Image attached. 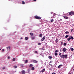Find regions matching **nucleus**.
I'll use <instances>...</instances> for the list:
<instances>
[{"mask_svg": "<svg viewBox=\"0 0 74 74\" xmlns=\"http://www.w3.org/2000/svg\"><path fill=\"white\" fill-rule=\"evenodd\" d=\"M67 54L66 55H62V57L63 59H64V58H65V59H66L67 58Z\"/></svg>", "mask_w": 74, "mask_h": 74, "instance_id": "obj_1", "label": "nucleus"}, {"mask_svg": "<svg viewBox=\"0 0 74 74\" xmlns=\"http://www.w3.org/2000/svg\"><path fill=\"white\" fill-rule=\"evenodd\" d=\"M69 14L70 15H71V16H72V15H74V12H69Z\"/></svg>", "mask_w": 74, "mask_h": 74, "instance_id": "obj_2", "label": "nucleus"}, {"mask_svg": "<svg viewBox=\"0 0 74 74\" xmlns=\"http://www.w3.org/2000/svg\"><path fill=\"white\" fill-rule=\"evenodd\" d=\"M45 36H44L41 39V40L43 41L45 40Z\"/></svg>", "mask_w": 74, "mask_h": 74, "instance_id": "obj_3", "label": "nucleus"}, {"mask_svg": "<svg viewBox=\"0 0 74 74\" xmlns=\"http://www.w3.org/2000/svg\"><path fill=\"white\" fill-rule=\"evenodd\" d=\"M66 51H67V49H66V48H64L63 49V52H66Z\"/></svg>", "mask_w": 74, "mask_h": 74, "instance_id": "obj_4", "label": "nucleus"}, {"mask_svg": "<svg viewBox=\"0 0 74 74\" xmlns=\"http://www.w3.org/2000/svg\"><path fill=\"white\" fill-rule=\"evenodd\" d=\"M32 62L33 63H36L37 61L35 60H32Z\"/></svg>", "mask_w": 74, "mask_h": 74, "instance_id": "obj_5", "label": "nucleus"}, {"mask_svg": "<svg viewBox=\"0 0 74 74\" xmlns=\"http://www.w3.org/2000/svg\"><path fill=\"white\" fill-rule=\"evenodd\" d=\"M22 74H25V71L24 70H23L22 71Z\"/></svg>", "mask_w": 74, "mask_h": 74, "instance_id": "obj_6", "label": "nucleus"}, {"mask_svg": "<svg viewBox=\"0 0 74 74\" xmlns=\"http://www.w3.org/2000/svg\"><path fill=\"white\" fill-rule=\"evenodd\" d=\"M45 69H44L42 70L41 72L42 73H43L45 71Z\"/></svg>", "mask_w": 74, "mask_h": 74, "instance_id": "obj_7", "label": "nucleus"}, {"mask_svg": "<svg viewBox=\"0 0 74 74\" xmlns=\"http://www.w3.org/2000/svg\"><path fill=\"white\" fill-rule=\"evenodd\" d=\"M41 17H40L37 16V19H41Z\"/></svg>", "mask_w": 74, "mask_h": 74, "instance_id": "obj_8", "label": "nucleus"}, {"mask_svg": "<svg viewBox=\"0 0 74 74\" xmlns=\"http://www.w3.org/2000/svg\"><path fill=\"white\" fill-rule=\"evenodd\" d=\"M42 34H41L39 35V37H42Z\"/></svg>", "mask_w": 74, "mask_h": 74, "instance_id": "obj_9", "label": "nucleus"}, {"mask_svg": "<svg viewBox=\"0 0 74 74\" xmlns=\"http://www.w3.org/2000/svg\"><path fill=\"white\" fill-rule=\"evenodd\" d=\"M33 66V65L31 64H30L29 65V67H32Z\"/></svg>", "mask_w": 74, "mask_h": 74, "instance_id": "obj_10", "label": "nucleus"}, {"mask_svg": "<svg viewBox=\"0 0 74 74\" xmlns=\"http://www.w3.org/2000/svg\"><path fill=\"white\" fill-rule=\"evenodd\" d=\"M31 70L33 71L34 70V67H32L31 68Z\"/></svg>", "mask_w": 74, "mask_h": 74, "instance_id": "obj_11", "label": "nucleus"}, {"mask_svg": "<svg viewBox=\"0 0 74 74\" xmlns=\"http://www.w3.org/2000/svg\"><path fill=\"white\" fill-rule=\"evenodd\" d=\"M49 59H52V56H49L48 57Z\"/></svg>", "mask_w": 74, "mask_h": 74, "instance_id": "obj_12", "label": "nucleus"}, {"mask_svg": "<svg viewBox=\"0 0 74 74\" xmlns=\"http://www.w3.org/2000/svg\"><path fill=\"white\" fill-rule=\"evenodd\" d=\"M67 40L68 41H70V40H71V38H70V37L69 38H68Z\"/></svg>", "mask_w": 74, "mask_h": 74, "instance_id": "obj_13", "label": "nucleus"}, {"mask_svg": "<svg viewBox=\"0 0 74 74\" xmlns=\"http://www.w3.org/2000/svg\"><path fill=\"white\" fill-rule=\"evenodd\" d=\"M41 45V43L38 42V45Z\"/></svg>", "mask_w": 74, "mask_h": 74, "instance_id": "obj_14", "label": "nucleus"}, {"mask_svg": "<svg viewBox=\"0 0 74 74\" xmlns=\"http://www.w3.org/2000/svg\"><path fill=\"white\" fill-rule=\"evenodd\" d=\"M61 55H62V53H60L59 54L61 58H62V56Z\"/></svg>", "mask_w": 74, "mask_h": 74, "instance_id": "obj_15", "label": "nucleus"}, {"mask_svg": "<svg viewBox=\"0 0 74 74\" xmlns=\"http://www.w3.org/2000/svg\"><path fill=\"white\" fill-rule=\"evenodd\" d=\"M62 66V65L60 64V65H59V66H58V68H60V67H61V66Z\"/></svg>", "mask_w": 74, "mask_h": 74, "instance_id": "obj_16", "label": "nucleus"}, {"mask_svg": "<svg viewBox=\"0 0 74 74\" xmlns=\"http://www.w3.org/2000/svg\"><path fill=\"white\" fill-rule=\"evenodd\" d=\"M31 39L32 40H34V39H35V37H32L31 38Z\"/></svg>", "mask_w": 74, "mask_h": 74, "instance_id": "obj_17", "label": "nucleus"}, {"mask_svg": "<svg viewBox=\"0 0 74 74\" xmlns=\"http://www.w3.org/2000/svg\"><path fill=\"white\" fill-rule=\"evenodd\" d=\"M63 17L65 19H68V18H69V17H67L66 16H64Z\"/></svg>", "mask_w": 74, "mask_h": 74, "instance_id": "obj_18", "label": "nucleus"}, {"mask_svg": "<svg viewBox=\"0 0 74 74\" xmlns=\"http://www.w3.org/2000/svg\"><path fill=\"white\" fill-rule=\"evenodd\" d=\"M28 39V38H27V37H26L25 38V40H27Z\"/></svg>", "mask_w": 74, "mask_h": 74, "instance_id": "obj_19", "label": "nucleus"}, {"mask_svg": "<svg viewBox=\"0 0 74 74\" xmlns=\"http://www.w3.org/2000/svg\"><path fill=\"white\" fill-rule=\"evenodd\" d=\"M70 49L71 50V51H74V49H73V48H71Z\"/></svg>", "mask_w": 74, "mask_h": 74, "instance_id": "obj_20", "label": "nucleus"}, {"mask_svg": "<svg viewBox=\"0 0 74 74\" xmlns=\"http://www.w3.org/2000/svg\"><path fill=\"white\" fill-rule=\"evenodd\" d=\"M59 52V51L58 50H56L55 51V53H56V52Z\"/></svg>", "mask_w": 74, "mask_h": 74, "instance_id": "obj_21", "label": "nucleus"}, {"mask_svg": "<svg viewBox=\"0 0 74 74\" xmlns=\"http://www.w3.org/2000/svg\"><path fill=\"white\" fill-rule=\"evenodd\" d=\"M35 16V19H37V15L35 16Z\"/></svg>", "mask_w": 74, "mask_h": 74, "instance_id": "obj_22", "label": "nucleus"}, {"mask_svg": "<svg viewBox=\"0 0 74 74\" xmlns=\"http://www.w3.org/2000/svg\"><path fill=\"white\" fill-rule=\"evenodd\" d=\"M69 36L67 35H66V36L65 37L66 38H67V37H69Z\"/></svg>", "mask_w": 74, "mask_h": 74, "instance_id": "obj_23", "label": "nucleus"}, {"mask_svg": "<svg viewBox=\"0 0 74 74\" xmlns=\"http://www.w3.org/2000/svg\"><path fill=\"white\" fill-rule=\"evenodd\" d=\"M30 36H33V33H31L30 34Z\"/></svg>", "mask_w": 74, "mask_h": 74, "instance_id": "obj_24", "label": "nucleus"}, {"mask_svg": "<svg viewBox=\"0 0 74 74\" xmlns=\"http://www.w3.org/2000/svg\"><path fill=\"white\" fill-rule=\"evenodd\" d=\"M70 37L71 39H74V38L73 36H70Z\"/></svg>", "mask_w": 74, "mask_h": 74, "instance_id": "obj_25", "label": "nucleus"}, {"mask_svg": "<svg viewBox=\"0 0 74 74\" xmlns=\"http://www.w3.org/2000/svg\"><path fill=\"white\" fill-rule=\"evenodd\" d=\"M58 41H59V40L58 39H56V42H58Z\"/></svg>", "mask_w": 74, "mask_h": 74, "instance_id": "obj_26", "label": "nucleus"}, {"mask_svg": "<svg viewBox=\"0 0 74 74\" xmlns=\"http://www.w3.org/2000/svg\"><path fill=\"white\" fill-rule=\"evenodd\" d=\"M54 21V20H53V19H52L51 20V22H53Z\"/></svg>", "mask_w": 74, "mask_h": 74, "instance_id": "obj_27", "label": "nucleus"}, {"mask_svg": "<svg viewBox=\"0 0 74 74\" xmlns=\"http://www.w3.org/2000/svg\"><path fill=\"white\" fill-rule=\"evenodd\" d=\"M54 54H55V56H57V55H58V53H55Z\"/></svg>", "mask_w": 74, "mask_h": 74, "instance_id": "obj_28", "label": "nucleus"}, {"mask_svg": "<svg viewBox=\"0 0 74 74\" xmlns=\"http://www.w3.org/2000/svg\"><path fill=\"white\" fill-rule=\"evenodd\" d=\"M22 4H25V2H24V1H22Z\"/></svg>", "mask_w": 74, "mask_h": 74, "instance_id": "obj_29", "label": "nucleus"}, {"mask_svg": "<svg viewBox=\"0 0 74 74\" xmlns=\"http://www.w3.org/2000/svg\"><path fill=\"white\" fill-rule=\"evenodd\" d=\"M66 45H67L66 43H65L64 44V46H66Z\"/></svg>", "mask_w": 74, "mask_h": 74, "instance_id": "obj_30", "label": "nucleus"}, {"mask_svg": "<svg viewBox=\"0 0 74 74\" xmlns=\"http://www.w3.org/2000/svg\"><path fill=\"white\" fill-rule=\"evenodd\" d=\"M27 62H28L27 60H26L25 61V63H27Z\"/></svg>", "mask_w": 74, "mask_h": 74, "instance_id": "obj_31", "label": "nucleus"}, {"mask_svg": "<svg viewBox=\"0 0 74 74\" xmlns=\"http://www.w3.org/2000/svg\"><path fill=\"white\" fill-rule=\"evenodd\" d=\"M67 33H69V32H68L66 31L65 32V34H67Z\"/></svg>", "mask_w": 74, "mask_h": 74, "instance_id": "obj_32", "label": "nucleus"}, {"mask_svg": "<svg viewBox=\"0 0 74 74\" xmlns=\"http://www.w3.org/2000/svg\"><path fill=\"white\" fill-rule=\"evenodd\" d=\"M13 61H15V58H13L12 59Z\"/></svg>", "mask_w": 74, "mask_h": 74, "instance_id": "obj_33", "label": "nucleus"}, {"mask_svg": "<svg viewBox=\"0 0 74 74\" xmlns=\"http://www.w3.org/2000/svg\"><path fill=\"white\" fill-rule=\"evenodd\" d=\"M30 69H29L27 70V71L29 72H30Z\"/></svg>", "mask_w": 74, "mask_h": 74, "instance_id": "obj_34", "label": "nucleus"}, {"mask_svg": "<svg viewBox=\"0 0 74 74\" xmlns=\"http://www.w3.org/2000/svg\"><path fill=\"white\" fill-rule=\"evenodd\" d=\"M5 69V68L4 67L2 68V70H4V69Z\"/></svg>", "mask_w": 74, "mask_h": 74, "instance_id": "obj_35", "label": "nucleus"}, {"mask_svg": "<svg viewBox=\"0 0 74 74\" xmlns=\"http://www.w3.org/2000/svg\"><path fill=\"white\" fill-rule=\"evenodd\" d=\"M8 59H10V56H8Z\"/></svg>", "mask_w": 74, "mask_h": 74, "instance_id": "obj_36", "label": "nucleus"}, {"mask_svg": "<svg viewBox=\"0 0 74 74\" xmlns=\"http://www.w3.org/2000/svg\"><path fill=\"white\" fill-rule=\"evenodd\" d=\"M14 68H15V69H16V68H17V66H14Z\"/></svg>", "mask_w": 74, "mask_h": 74, "instance_id": "obj_37", "label": "nucleus"}, {"mask_svg": "<svg viewBox=\"0 0 74 74\" xmlns=\"http://www.w3.org/2000/svg\"><path fill=\"white\" fill-rule=\"evenodd\" d=\"M73 29H72L71 30V33H72V32H73Z\"/></svg>", "mask_w": 74, "mask_h": 74, "instance_id": "obj_38", "label": "nucleus"}, {"mask_svg": "<svg viewBox=\"0 0 74 74\" xmlns=\"http://www.w3.org/2000/svg\"><path fill=\"white\" fill-rule=\"evenodd\" d=\"M35 52L36 53H37V51H35Z\"/></svg>", "mask_w": 74, "mask_h": 74, "instance_id": "obj_39", "label": "nucleus"}, {"mask_svg": "<svg viewBox=\"0 0 74 74\" xmlns=\"http://www.w3.org/2000/svg\"><path fill=\"white\" fill-rule=\"evenodd\" d=\"M63 44V42H61V45H62Z\"/></svg>", "mask_w": 74, "mask_h": 74, "instance_id": "obj_40", "label": "nucleus"}, {"mask_svg": "<svg viewBox=\"0 0 74 74\" xmlns=\"http://www.w3.org/2000/svg\"><path fill=\"white\" fill-rule=\"evenodd\" d=\"M8 48H9V49H10V46Z\"/></svg>", "mask_w": 74, "mask_h": 74, "instance_id": "obj_41", "label": "nucleus"}, {"mask_svg": "<svg viewBox=\"0 0 74 74\" xmlns=\"http://www.w3.org/2000/svg\"><path fill=\"white\" fill-rule=\"evenodd\" d=\"M52 74H56V73H52Z\"/></svg>", "mask_w": 74, "mask_h": 74, "instance_id": "obj_42", "label": "nucleus"}, {"mask_svg": "<svg viewBox=\"0 0 74 74\" xmlns=\"http://www.w3.org/2000/svg\"><path fill=\"white\" fill-rule=\"evenodd\" d=\"M34 1H36V0H32Z\"/></svg>", "mask_w": 74, "mask_h": 74, "instance_id": "obj_43", "label": "nucleus"}, {"mask_svg": "<svg viewBox=\"0 0 74 74\" xmlns=\"http://www.w3.org/2000/svg\"><path fill=\"white\" fill-rule=\"evenodd\" d=\"M20 39H21V40H22V39H23L22 38V37Z\"/></svg>", "mask_w": 74, "mask_h": 74, "instance_id": "obj_44", "label": "nucleus"}, {"mask_svg": "<svg viewBox=\"0 0 74 74\" xmlns=\"http://www.w3.org/2000/svg\"><path fill=\"white\" fill-rule=\"evenodd\" d=\"M60 52H62V49H60Z\"/></svg>", "mask_w": 74, "mask_h": 74, "instance_id": "obj_45", "label": "nucleus"}, {"mask_svg": "<svg viewBox=\"0 0 74 74\" xmlns=\"http://www.w3.org/2000/svg\"><path fill=\"white\" fill-rule=\"evenodd\" d=\"M49 65H50V66H52V64H49Z\"/></svg>", "mask_w": 74, "mask_h": 74, "instance_id": "obj_46", "label": "nucleus"}, {"mask_svg": "<svg viewBox=\"0 0 74 74\" xmlns=\"http://www.w3.org/2000/svg\"><path fill=\"white\" fill-rule=\"evenodd\" d=\"M4 51V49H2V51Z\"/></svg>", "mask_w": 74, "mask_h": 74, "instance_id": "obj_47", "label": "nucleus"}, {"mask_svg": "<svg viewBox=\"0 0 74 74\" xmlns=\"http://www.w3.org/2000/svg\"><path fill=\"white\" fill-rule=\"evenodd\" d=\"M6 48H7V49H8V47H6Z\"/></svg>", "mask_w": 74, "mask_h": 74, "instance_id": "obj_48", "label": "nucleus"}, {"mask_svg": "<svg viewBox=\"0 0 74 74\" xmlns=\"http://www.w3.org/2000/svg\"><path fill=\"white\" fill-rule=\"evenodd\" d=\"M42 49V50H44V49Z\"/></svg>", "mask_w": 74, "mask_h": 74, "instance_id": "obj_49", "label": "nucleus"}, {"mask_svg": "<svg viewBox=\"0 0 74 74\" xmlns=\"http://www.w3.org/2000/svg\"><path fill=\"white\" fill-rule=\"evenodd\" d=\"M60 21H62V19H60Z\"/></svg>", "mask_w": 74, "mask_h": 74, "instance_id": "obj_50", "label": "nucleus"}, {"mask_svg": "<svg viewBox=\"0 0 74 74\" xmlns=\"http://www.w3.org/2000/svg\"><path fill=\"white\" fill-rule=\"evenodd\" d=\"M1 49H0V51H1Z\"/></svg>", "mask_w": 74, "mask_h": 74, "instance_id": "obj_51", "label": "nucleus"}, {"mask_svg": "<svg viewBox=\"0 0 74 74\" xmlns=\"http://www.w3.org/2000/svg\"><path fill=\"white\" fill-rule=\"evenodd\" d=\"M50 63H51V61H50Z\"/></svg>", "mask_w": 74, "mask_h": 74, "instance_id": "obj_52", "label": "nucleus"}, {"mask_svg": "<svg viewBox=\"0 0 74 74\" xmlns=\"http://www.w3.org/2000/svg\"><path fill=\"white\" fill-rule=\"evenodd\" d=\"M51 13V14H52V13Z\"/></svg>", "mask_w": 74, "mask_h": 74, "instance_id": "obj_53", "label": "nucleus"}, {"mask_svg": "<svg viewBox=\"0 0 74 74\" xmlns=\"http://www.w3.org/2000/svg\"><path fill=\"white\" fill-rule=\"evenodd\" d=\"M51 42V41H50V42Z\"/></svg>", "mask_w": 74, "mask_h": 74, "instance_id": "obj_54", "label": "nucleus"}]
</instances>
